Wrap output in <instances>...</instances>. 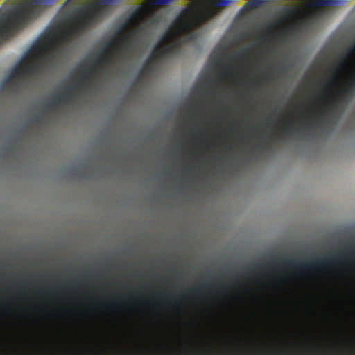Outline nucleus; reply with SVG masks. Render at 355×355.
<instances>
[{"mask_svg":"<svg viewBox=\"0 0 355 355\" xmlns=\"http://www.w3.org/2000/svg\"><path fill=\"white\" fill-rule=\"evenodd\" d=\"M270 77H271V75H270V74H268V75L264 76L263 77L262 80H270Z\"/></svg>","mask_w":355,"mask_h":355,"instance_id":"18","label":"nucleus"},{"mask_svg":"<svg viewBox=\"0 0 355 355\" xmlns=\"http://www.w3.org/2000/svg\"><path fill=\"white\" fill-rule=\"evenodd\" d=\"M266 146H261V149L262 152H264L266 150Z\"/></svg>","mask_w":355,"mask_h":355,"instance_id":"19","label":"nucleus"},{"mask_svg":"<svg viewBox=\"0 0 355 355\" xmlns=\"http://www.w3.org/2000/svg\"><path fill=\"white\" fill-rule=\"evenodd\" d=\"M151 14L150 10L141 6L135 9L126 18L122 28L123 29L130 26H134L135 28L132 32L121 38L118 43L112 41L104 47L95 57L94 60L87 64L85 69L78 67L76 70L80 73L79 77L62 93L55 95L48 103L46 107L54 108L67 105L73 96V92L82 88H87L92 75L98 71L101 65L111 64L113 58L118 55L119 51L126 53L128 49H136L137 42L135 36L143 31L141 24L147 21Z\"/></svg>","mask_w":355,"mask_h":355,"instance_id":"2","label":"nucleus"},{"mask_svg":"<svg viewBox=\"0 0 355 355\" xmlns=\"http://www.w3.org/2000/svg\"><path fill=\"white\" fill-rule=\"evenodd\" d=\"M0 8V44L38 17L53 1H19Z\"/></svg>","mask_w":355,"mask_h":355,"instance_id":"4","label":"nucleus"},{"mask_svg":"<svg viewBox=\"0 0 355 355\" xmlns=\"http://www.w3.org/2000/svg\"><path fill=\"white\" fill-rule=\"evenodd\" d=\"M250 6V3H249V4H248L245 7L243 8H242V10H241V11H243V10L245 9V8H246V7H248V6Z\"/></svg>","mask_w":355,"mask_h":355,"instance_id":"21","label":"nucleus"},{"mask_svg":"<svg viewBox=\"0 0 355 355\" xmlns=\"http://www.w3.org/2000/svg\"><path fill=\"white\" fill-rule=\"evenodd\" d=\"M252 85H253L254 86H257V83H252Z\"/></svg>","mask_w":355,"mask_h":355,"instance_id":"22","label":"nucleus"},{"mask_svg":"<svg viewBox=\"0 0 355 355\" xmlns=\"http://www.w3.org/2000/svg\"><path fill=\"white\" fill-rule=\"evenodd\" d=\"M355 55V42L353 43L352 46L347 49L346 52V57L347 59L351 58Z\"/></svg>","mask_w":355,"mask_h":355,"instance_id":"11","label":"nucleus"},{"mask_svg":"<svg viewBox=\"0 0 355 355\" xmlns=\"http://www.w3.org/2000/svg\"><path fill=\"white\" fill-rule=\"evenodd\" d=\"M355 94V73L351 78L349 84L343 88L341 94L338 96V102L343 101L346 98H352Z\"/></svg>","mask_w":355,"mask_h":355,"instance_id":"8","label":"nucleus"},{"mask_svg":"<svg viewBox=\"0 0 355 355\" xmlns=\"http://www.w3.org/2000/svg\"><path fill=\"white\" fill-rule=\"evenodd\" d=\"M347 60H343L340 62H339V69H343L346 65Z\"/></svg>","mask_w":355,"mask_h":355,"instance_id":"15","label":"nucleus"},{"mask_svg":"<svg viewBox=\"0 0 355 355\" xmlns=\"http://www.w3.org/2000/svg\"><path fill=\"white\" fill-rule=\"evenodd\" d=\"M116 306L117 308H119V307H120V305L117 304Z\"/></svg>","mask_w":355,"mask_h":355,"instance_id":"23","label":"nucleus"},{"mask_svg":"<svg viewBox=\"0 0 355 355\" xmlns=\"http://www.w3.org/2000/svg\"><path fill=\"white\" fill-rule=\"evenodd\" d=\"M106 308L110 309V306H106Z\"/></svg>","mask_w":355,"mask_h":355,"instance_id":"24","label":"nucleus"},{"mask_svg":"<svg viewBox=\"0 0 355 355\" xmlns=\"http://www.w3.org/2000/svg\"><path fill=\"white\" fill-rule=\"evenodd\" d=\"M328 114L327 110H323L318 114L315 118L314 121H298L296 120L291 121L287 124V126L284 128V132L286 135H289L293 132H297L300 128H295V125L298 123L300 124L301 128H313L315 125V122H320Z\"/></svg>","mask_w":355,"mask_h":355,"instance_id":"7","label":"nucleus"},{"mask_svg":"<svg viewBox=\"0 0 355 355\" xmlns=\"http://www.w3.org/2000/svg\"><path fill=\"white\" fill-rule=\"evenodd\" d=\"M41 118L42 116L40 115H37L34 117V119L35 121L39 122L41 121Z\"/></svg>","mask_w":355,"mask_h":355,"instance_id":"17","label":"nucleus"},{"mask_svg":"<svg viewBox=\"0 0 355 355\" xmlns=\"http://www.w3.org/2000/svg\"><path fill=\"white\" fill-rule=\"evenodd\" d=\"M309 5L316 9L311 11H304L299 7H290L284 9L279 20L276 21L277 26L282 23L292 20V24L287 28L300 29L307 27L318 21L322 20L329 15V8L339 5L343 1H306Z\"/></svg>","mask_w":355,"mask_h":355,"instance_id":"5","label":"nucleus"},{"mask_svg":"<svg viewBox=\"0 0 355 355\" xmlns=\"http://www.w3.org/2000/svg\"><path fill=\"white\" fill-rule=\"evenodd\" d=\"M263 266L260 265V264H258V263H256L254 265H253L252 267H251V269L253 270H257L260 268H262Z\"/></svg>","mask_w":355,"mask_h":355,"instance_id":"16","label":"nucleus"},{"mask_svg":"<svg viewBox=\"0 0 355 355\" xmlns=\"http://www.w3.org/2000/svg\"><path fill=\"white\" fill-rule=\"evenodd\" d=\"M178 15L159 44L164 58L182 44L196 39L195 29L212 19L232 1H189Z\"/></svg>","mask_w":355,"mask_h":355,"instance_id":"3","label":"nucleus"},{"mask_svg":"<svg viewBox=\"0 0 355 355\" xmlns=\"http://www.w3.org/2000/svg\"><path fill=\"white\" fill-rule=\"evenodd\" d=\"M251 6H259L267 3L268 1H248Z\"/></svg>","mask_w":355,"mask_h":355,"instance_id":"14","label":"nucleus"},{"mask_svg":"<svg viewBox=\"0 0 355 355\" xmlns=\"http://www.w3.org/2000/svg\"><path fill=\"white\" fill-rule=\"evenodd\" d=\"M163 58L164 57L162 51V45L158 43L150 53L146 62V64H155Z\"/></svg>","mask_w":355,"mask_h":355,"instance_id":"9","label":"nucleus"},{"mask_svg":"<svg viewBox=\"0 0 355 355\" xmlns=\"http://www.w3.org/2000/svg\"><path fill=\"white\" fill-rule=\"evenodd\" d=\"M207 286V285H206V284H201L200 286L192 289L191 293H200L202 291V290Z\"/></svg>","mask_w":355,"mask_h":355,"instance_id":"13","label":"nucleus"},{"mask_svg":"<svg viewBox=\"0 0 355 355\" xmlns=\"http://www.w3.org/2000/svg\"><path fill=\"white\" fill-rule=\"evenodd\" d=\"M251 50V48H245L242 49L235 53L231 57L232 60H240L245 58L249 51Z\"/></svg>","mask_w":355,"mask_h":355,"instance_id":"10","label":"nucleus"},{"mask_svg":"<svg viewBox=\"0 0 355 355\" xmlns=\"http://www.w3.org/2000/svg\"><path fill=\"white\" fill-rule=\"evenodd\" d=\"M76 6L50 25L24 53L23 60L3 80L2 86L41 73L49 62H53L62 52V45L69 42L108 14V6L116 1H91Z\"/></svg>","mask_w":355,"mask_h":355,"instance_id":"1","label":"nucleus"},{"mask_svg":"<svg viewBox=\"0 0 355 355\" xmlns=\"http://www.w3.org/2000/svg\"><path fill=\"white\" fill-rule=\"evenodd\" d=\"M70 2L71 1H66L63 6L64 7L66 6L68 4V3H70Z\"/></svg>","mask_w":355,"mask_h":355,"instance_id":"20","label":"nucleus"},{"mask_svg":"<svg viewBox=\"0 0 355 355\" xmlns=\"http://www.w3.org/2000/svg\"><path fill=\"white\" fill-rule=\"evenodd\" d=\"M147 3H150L153 6H166L171 3L172 1H146Z\"/></svg>","mask_w":355,"mask_h":355,"instance_id":"12","label":"nucleus"},{"mask_svg":"<svg viewBox=\"0 0 355 355\" xmlns=\"http://www.w3.org/2000/svg\"><path fill=\"white\" fill-rule=\"evenodd\" d=\"M338 256L337 254H331L325 257H315L308 261H296L293 259L284 258L277 260L276 263L286 267H293L301 270H310L313 268H324L328 265L340 263Z\"/></svg>","mask_w":355,"mask_h":355,"instance_id":"6","label":"nucleus"}]
</instances>
